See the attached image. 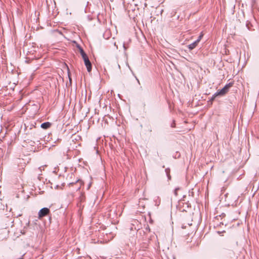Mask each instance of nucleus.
I'll return each mask as SVG.
<instances>
[{"mask_svg":"<svg viewBox=\"0 0 259 259\" xmlns=\"http://www.w3.org/2000/svg\"><path fill=\"white\" fill-rule=\"evenodd\" d=\"M80 53L84 61V63L87 67L88 71L89 72H91L92 70V66L88 56L82 49H80Z\"/></svg>","mask_w":259,"mask_h":259,"instance_id":"1","label":"nucleus"},{"mask_svg":"<svg viewBox=\"0 0 259 259\" xmlns=\"http://www.w3.org/2000/svg\"><path fill=\"white\" fill-rule=\"evenodd\" d=\"M198 44V41H194L193 43L189 45L188 46V48L190 50H192L193 49H194Z\"/></svg>","mask_w":259,"mask_h":259,"instance_id":"5","label":"nucleus"},{"mask_svg":"<svg viewBox=\"0 0 259 259\" xmlns=\"http://www.w3.org/2000/svg\"><path fill=\"white\" fill-rule=\"evenodd\" d=\"M227 90V85H226L222 90L220 92H217L215 95V96L223 95L225 94L226 91Z\"/></svg>","mask_w":259,"mask_h":259,"instance_id":"4","label":"nucleus"},{"mask_svg":"<svg viewBox=\"0 0 259 259\" xmlns=\"http://www.w3.org/2000/svg\"><path fill=\"white\" fill-rule=\"evenodd\" d=\"M52 124L51 123L49 122H46L42 123L40 125V127L45 130H47L49 128H50Z\"/></svg>","mask_w":259,"mask_h":259,"instance_id":"3","label":"nucleus"},{"mask_svg":"<svg viewBox=\"0 0 259 259\" xmlns=\"http://www.w3.org/2000/svg\"><path fill=\"white\" fill-rule=\"evenodd\" d=\"M172 126L173 127H175V123H174V124H172Z\"/></svg>","mask_w":259,"mask_h":259,"instance_id":"9","label":"nucleus"},{"mask_svg":"<svg viewBox=\"0 0 259 259\" xmlns=\"http://www.w3.org/2000/svg\"><path fill=\"white\" fill-rule=\"evenodd\" d=\"M50 212V209L47 207L41 209L38 212V218L41 219L42 218L48 215Z\"/></svg>","mask_w":259,"mask_h":259,"instance_id":"2","label":"nucleus"},{"mask_svg":"<svg viewBox=\"0 0 259 259\" xmlns=\"http://www.w3.org/2000/svg\"><path fill=\"white\" fill-rule=\"evenodd\" d=\"M231 86H232V82L228 83V89H229V88L230 87H231Z\"/></svg>","mask_w":259,"mask_h":259,"instance_id":"7","label":"nucleus"},{"mask_svg":"<svg viewBox=\"0 0 259 259\" xmlns=\"http://www.w3.org/2000/svg\"><path fill=\"white\" fill-rule=\"evenodd\" d=\"M203 35L202 33H201V34L200 35V36H199L198 38L196 40V41H198V43L201 39L202 37H203Z\"/></svg>","mask_w":259,"mask_h":259,"instance_id":"6","label":"nucleus"},{"mask_svg":"<svg viewBox=\"0 0 259 259\" xmlns=\"http://www.w3.org/2000/svg\"><path fill=\"white\" fill-rule=\"evenodd\" d=\"M177 190L178 189H176L175 191V195L177 196Z\"/></svg>","mask_w":259,"mask_h":259,"instance_id":"8","label":"nucleus"}]
</instances>
